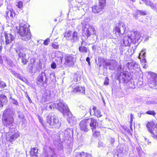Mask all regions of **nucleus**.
<instances>
[{
	"instance_id": "1",
	"label": "nucleus",
	"mask_w": 157,
	"mask_h": 157,
	"mask_svg": "<svg viewBox=\"0 0 157 157\" xmlns=\"http://www.w3.org/2000/svg\"><path fill=\"white\" fill-rule=\"evenodd\" d=\"M15 112L12 109L7 108L4 111L2 115V122L6 127L4 128V130L6 133V139L10 142L17 139L19 136L18 131L14 129H11L10 131L7 132L6 130L10 129L9 126L12 124L14 122V117Z\"/></svg>"
},
{
	"instance_id": "2",
	"label": "nucleus",
	"mask_w": 157,
	"mask_h": 157,
	"mask_svg": "<svg viewBox=\"0 0 157 157\" xmlns=\"http://www.w3.org/2000/svg\"><path fill=\"white\" fill-rule=\"evenodd\" d=\"M144 39L139 31H128V35L124 38L123 43L125 46H129L131 43L136 41L141 42Z\"/></svg>"
},
{
	"instance_id": "3",
	"label": "nucleus",
	"mask_w": 157,
	"mask_h": 157,
	"mask_svg": "<svg viewBox=\"0 0 157 157\" xmlns=\"http://www.w3.org/2000/svg\"><path fill=\"white\" fill-rule=\"evenodd\" d=\"M51 109L55 108L59 110L64 115H68L71 113L67 105L62 100H58L48 104Z\"/></svg>"
},
{
	"instance_id": "4",
	"label": "nucleus",
	"mask_w": 157,
	"mask_h": 157,
	"mask_svg": "<svg viewBox=\"0 0 157 157\" xmlns=\"http://www.w3.org/2000/svg\"><path fill=\"white\" fill-rule=\"evenodd\" d=\"M18 33L21 39L25 41H28L31 39V34L27 23H21L20 25Z\"/></svg>"
},
{
	"instance_id": "5",
	"label": "nucleus",
	"mask_w": 157,
	"mask_h": 157,
	"mask_svg": "<svg viewBox=\"0 0 157 157\" xmlns=\"http://www.w3.org/2000/svg\"><path fill=\"white\" fill-rule=\"evenodd\" d=\"M81 24L83 26L82 29L83 35L86 36L87 38L95 34L96 31L93 26L89 24L84 25L83 23H82Z\"/></svg>"
},
{
	"instance_id": "6",
	"label": "nucleus",
	"mask_w": 157,
	"mask_h": 157,
	"mask_svg": "<svg viewBox=\"0 0 157 157\" xmlns=\"http://www.w3.org/2000/svg\"><path fill=\"white\" fill-rule=\"evenodd\" d=\"M47 122L52 128H59L61 125L59 118L54 114H49L47 118Z\"/></svg>"
},
{
	"instance_id": "7",
	"label": "nucleus",
	"mask_w": 157,
	"mask_h": 157,
	"mask_svg": "<svg viewBox=\"0 0 157 157\" xmlns=\"http://www.w3.org/2000/svg\"><path fill=\"white\" fill-rule=\"evenodd\" d=\"M4 36L5 38V48L7 51L9 50L13 45V41L14 40L15 37L11 34L4 33Z\"/></svg>"
},
{
	"instance_id": "8",
	"label": "nucleus",
	"mask_w": 157,
	"mask_h": 157,
	"mask_svg": "<svg viewBox=\"0 0 157 157\" xmlns=\"http://www.w3.org/2000/svg\"><path fill=\"white\" fill-rule=\"evenodd\" d=\"M37 84L40 86H45L48 84V79L45 72H41L37 79Z\"/></svg>"
},
{
	"instance_id": "9",
	"label": "nucleus",
	"mask_w": 157,
	"mask_h": 157,
	"mask_svg": "<svg viewBox=\"0 0 157 157\" xmlns=\"http://www.w3.org/2000/svg\"><path fill=\"white\" fill-rule=\"evenodd\" d=\"M126 30V28L125 25L121 21H120L119 23L116 25L114 29L115 33H117V35L118 34L120 37L122 36Z\"/></svg>"
},
{
	"instance_id": "10",
	"label": "nucleus",
	"mask_w": 157,
	"mask_h": 157,
	"mask_svg": "<svg viewBox=\"0 0 157 157\" xmlns=\"http://www.w3.org/2000/svg\"><path fill=\"white\" fill-rule=\"evenodd\" d=\"M65 62L64 63L67 67L73 66L76 60V58L72 55L67 54L64 56Z\"/></svg>"
},
{
	"instance_id": "11",
	"label": "nucleus",
	"mask_w": 157,
	"mask_h": 157,
	"mask_svg": "<svg viewBox=\"0 0 157 157\" xmlns=\"http://www.w3.org/2000/svg\"><path fill=\"white\" fill-rule=\"evenodd\" d=\"M105 4L106 0H99L98 4L92 7L93 12L95 13H98L102 11Z\"/></svg>"
},
{
	"instance_id": "12",
	"label": "nucleus",
	"mask_w": 157,
	"mask_h": 157,
	"mask_svg": "<svg viewBox=\"0 0 157 157\" xmlns=\"http://www.w3.org/2000/svg\"><path fill=\"white\" fill-rule=\"evenodd\" d=\"M71 88L73 89L71 90L72 92H78L83 94L85 93V88L84 87L80 86L78 84L75 83L73 82L69 87V89Z\"/></svg>"
},
{
	"instance_id": "13",
	"label": "nucleus",
	"mask_w": 157,
	"mask_h": 157,
	"mask_svg": "<svg viewBox=\"0 0 157 157\" xmlns=\"http://www.w3.org/2000/svg\"><path fill=\"white\" fill-rule=\"evenodd\" d=\"M118 63L114 59L109 60L105 62V64L103 66L105 68L109 69L112 71L115 70L117 67Z\"/></svg>"
},
{
	"instance_id": "14",
	"label": "nucleus",
	"mask_w": 157,
	"mask_h": 157,
	"mask_svg": "<svg viewBox=\"0 0 157 157\" xmlns=\"http://www.w3.org/2000/svg\"><path fill=\"white\" fill-rule=\"evenodd\" d=\"M150 76V78L148 81L149 86L151 88H153L157 85V75L151 72L148 76Z\"/></svg>"
},
{
	"instance_id": "15",
	"label": "nucleus",
	"mask_w": 157,
	"mask_h": 157,
	"mask_svg": "<svg viewBox=\"0 0 157 157\" xmlns=\"http://www.w3.org/2000/svg\"><path fill=\"white\" fill-rule=\"evenodd\" d=\"M5 13V16L7 19H11L15 15V13L13 9L9 6H7V9Z\"/></svg>"
},
{
	"instance_id": "16",
	"label": "nucleus",
	"mask_w": 157,
	"mask_h": 157,
	"mask_svg": "<svg viewBox=\"0 0 157 157\" xmlns=\"http://www.w3.org/2000/svg\"><path fill=\"white\" fill-rule=\"evenodd\" d=\"M126 65L129 70L138 68L139 67V65L132 59L128 60L126 63Z\"/></svg>"
},
{
	"instance_id": "17",
	"label": "nucleus",
	"mask_w": 157,
	"mask_h": 157,
	"mask_svg": "<svg viewBox=\"0 0 157 157\" xmlns=\"http://www.w3.org/2000/svg\"><path fill=\"white\" fill-rule=\"evenodd\" d=\"M102 27L104 31L103 37L107 38L109 37L110 36V32L109 31V26L107 23H105L103 24H102Z\"/></svg>"
},
{
	"instance_id": "18",
	"label": "nucleus",
	"mask_w": 157,
	"mask_h": 157,
	"mask_svg": "<svg viewBox=\"0 0 157 157\" xmlns=\"http://www.w3.org/2000/svg\"><path fill=\"white\" fill-rule=\"evenodd\" d=\"M88 124L90 123V125L92 130L93 131L96 128L97 124V120L93 118L87 119Z\"/></svg>"
},
{
	"instance_id": "19",
	"label": "nucleus",
	"mask_w": 157,
	"mask_h": 157,
	"mask_svg": "<svg viewBox=\"0 0 157 157\" xmlns=\"http://www.w3.org/2000/svg\"><path fill=\"white\" fill-rule=\"evenodd\" d=\"M87 124L88 123L87 119L81 121L79 124L81 129L85 132L88 131V130Z\"/></svg>"
},
{
	"instance_id": "20",
	"label": "nucleus",
	"mask_w": 157,
	"mask_h": 157,
	"mask_svg": "<svg viewBox=\"0 0 157 157\" xmlns=\"http://www.w3.org/2000/svg\"><path fill=\"white\" fill-rule=\"evenodd\" d=\"M63 56L62 52H57L56 53V60L57 63L59 64L62 63V60Z\"/></svg>"
},
{
	"instance_id": "21",
	"label": "nucleus",
	"mask_w": 157,
	"mask_h": 157,
	"mask_svg": "<svg viewBox=\"0 0 157 157\" xmlns=\"http://www.w3.org/2000/svg\"><path fill=\"white\" fill-rule=\"evenodd\" d=\"M146 52L145 49H143L139 54V58L140 60L141 63H145L147 62L145 58L146 57Z\"/></svg>"
},
{
	"instance_id": "22",
	"label": "nucleus",
	"mask_w": 157,
	"mask_h": 157,
	"mask_svg": "<svg viewBox=\"0 0 157 157\" xmlns=\"http://www.w3.org/2000/svg\"><path fill=\"white\" fill-rule=\"evenodd\" d=\"M128 75H127L126 72H121L120 75V78L122 82L126 83L128 82L129 79Z\"/></svg>"
},
{
	"instance_id": "23",
	"label": "nucleus",
	"mask_w": 157,
	"mask_h": 157,
	"mask_svg": "<svg viewBox=\"0 0 157 157\" xmlns=\"http://www.w3.org/2000/svg\"><path fill=\"white\" fill-rule=\"evenodd\" d=\"M147 6H149L153 10L157 11V4H153L149 0H142Z\"/></svg>"
},
{
	"instance_id": "24",
	"label": "nucleus",
	"mask_w": 157,
	"mask_h": 157,
	"mask_svg": "<svg viewBox=\"0 0 157 157\" xmlns=\"http://www.w3.org/2000/svg\"><path fill=\"white\" fill-rule=\"evenodd\" d=\"M7 102V99L6 96L3 94L0 95V107L6 105Z\"/></svg>"
},
{
	"instance_id": "25",
	"label": "nucleus",
	"mask_w": 157,
	"mask_h": 157,
	"mask_svg": "<svg viewBox=\"0 0 157 157\" xmlns=\"http://www.w3.org/2000/svg\"><path fill=\"white\" fill-rule=\"evenodd\" d=\"M38 149L37 148H31L30 151V155L31 157H38Z\"/></svg>"
},
{
	"instance_id": "26",
	"label": "nucleus",
	"mask_w": 157,
	"mask_h": 157,
	"mask_svg": "<svg viewBox=\"0 0 157 157\" xmlns=\"http://www.w3.org/2000/svg\"><path fill=\"white\" fill-rule=\"evenodd\" d=\"M155 126L154 123L152 122H148L146 124L147 129L151 134L153 132V127Z\"/></svg>"
},
{
	"instance_id": "27",
	"label": "nucleus",
	"mask_w": 157,
	"mask_h": 157,
	"mask_svg": "<svg viewBox=\"0 0 157 157\" xmlns=\"http://www.w3.org/2000/svg\"><path fill=\"white\" fill-rule=\"evenodd\" d=\"M79 39V37L78 36V33L75 31L73 33L72 35L71 39L70 40L72 42H76Z\"/></svg>"
},
{
	"instance_id": "28",
	"label": "nucleus",
	"mask_w": 157,
	"mask_h": 157,
	"mask_svg": "<svg viewBox=\"0 0 157 157\" xmlns=\"http://www.w3.org/2000/svg\"><path fill=\"white\" fill-rule=\"evenodd\" d=\"M67 120L71 126H73L76 123V119L75 117H70L67 119Z\"/></svg>"
},
{
	"instance_id": "29",
	"label": "nucleus",
	"mask_w": 157,
	"mask_h": 157,
	"mask_svg": "<svg viewBox=\"0 0 157 157\" xmlns=\"http://www.w3.org/2000/svg\"><path fill=\"white\" fill-rule=\"evenodd\" d=\"M72 34V31H71L66 32L64 34V36L67 40H70L71 39Z\"/></svg>"
},
{
	"instance_id": "30",
	"label": "nucleus",
	"mask_w": 157,
	"mask_h": 157,
	"mask_svg": "<svg viewBox=\"0 0 157 157\" xmlns=\"http://www.w3.org/2000/svg\"><path fill=\"white\" fill-rule=\"evenodd\" d=\"M76 156L77 157H91V155L90 154H87L86 153L82 152L78 153Z\"/></svg>"
},
{
	"instance_id": "31",
	"label": "nucleus",
	"mask_w": 157,
	"mask_h": 157,
	"mask_svg": "<svg viewBox=\"0 0 157 157\" xmlns=\"http://www.w3.org/2000/svg\"><path fill=\"white\" fill-rule=\"evenodd\" d=\"M79 50L80 52L86 53L88 52L89 49L88 48H87L84 46L80 45L79 48Z\"/></svg>"
},
{
	"instance_id": "32",
	"label": "nucleus",
	"mask_w": 157,
	"mask_h": 157,
	"mask_svg": "<svg viewBox=\"0 0 157 157\" xmlns=\"http://www.w3.org/2000/svg\"><path fill=\"white\" fill-rule=\"evenodd\" d=\"M151 135L154 139L157 140V124L153 128V132Z\"/></svg>"
},
{
	"instance_id": "33",
	"label": "nucleus",
	"mask_w": 157,
	"mask_h": 157,
	"mask_svg": "<svg viewBox=\"0 0 157 157\" xmlns=\"http://www.w3.org/2000/svg\"><path fill=\"white\" fill-rule=\"evenodd\" d=\"M146 103L147 105L155 104L157 103L155 100L148 99L146 100Z\"/></svg>"
},
{
	"instance_id": "34",
	"label": "nucleus",
	"mask_w": 157,
	"mask_h": 157,
	"mask_svg": "<svg viewBox=\"0 0 157 157\" xmlns=\"http://www.w3.org/2000/svg\"><path fill=\"white\" fill-rule=\"evenodd\" d=\"M49 152L51 154V157H58L56 155L54 149L51 147H49Z\"/></svg>"
},
{
	"instance_id": "35",
	"label": "nucleus",
	"mask_w": 157,
	"mask_h": 157,
	"mask_svg": "<svg viewBox=\"0 0 157 157\" xmlns=\"http://www.w3.org/2000/svg\"><path fill=\"white\" fill-rule=\"evenodd\" d=\"M124 68L122 67V66L120 64L117 67V71L118 72V73L124 72Z\"/></svg>"
},
{
	"instance_id": "36",
	"label": "nucleus",
	"mask_w": 157,
	"mask_h": 157,
	"mask_svg": "<svg viewBox=\"0 0 157 157\" xmlns=\"http://www.w3.org/2000/svg\"><path fill=\"white\" fill-rule=\"evenodd\" d=\"M18 56L19 58L24 59L26 57V54L23 52H20L18 54Z\"/></svg>"
},
{
	"instance_id": "37",
	"label": "nucleus",
	"mask_w": 157,
	"mask_h": 157,
	"mask_svg": "<svg viewBox=\"0 0 157 157\" xmlns=\"http://www.w3.org/2000/svg\"><path fill=\"white\" fill-rule=\"evenodd\" d=\"M95 115L98 117H100L101 116V112L100 110H97L94 113Z\"/></svg>"
},
{
	"instance_id": "38",
	"label": "nucleus",
	"mask_w": 157,
	"mask_h": 157,
	"mask_svg": "<svg viewBox=\"0 0 157 157\" xmlns=\"http://www.w3.org/2000/svg\"><path fill=\"white\" fill-rule=\"evenodd\" d=\"M52 47L55 49H57L59 48V45L57 43L54 42L52 44Z\"/></svg>"
},
{
	"instance_id": "39",
	"label": "nucleus",
	"mask_w": 157,
	"mask_h": 157,
	"mask_svg": "<svg viewBox=\"0 0 157 157\" xmlns=\"http://www.w3.org/2000/svg\"><path fill=\"white\" fill-rule=\"evenodd\" d=\"M146 113L147 114L151 115L154 116L156 114V113L153 110H149L146 112Z\"/></svg>"
},
{
	"instance_id": "40",
	"label": "nucleus",
	"mask_w": 157,
	"mask_h": 157,
	"mask_svg": "<svg viewBox=\"0 0 157 157\" xmlns=\"http://www.w3.org/2000/svg\"><path fill=\"white\" fill-rule=\"evenodd\" d=\"M117 152L118 153L117 154V156L118 157H122L123 155V153L122 151L119 149L117 150Z\"/></svg>"
},
{
	"instance_id": "41",
	"label": "nucleus",
	"mask_w": 157,
	"mask_h": 157,
	"mask_svg": "<svg viewBox=\"0 0 157 157\" xmlns=\"http://www.w3.org/2000/svg\"><path fill=\"white\" fill-rule=\"evenodd\" d=\"M50 98V96L49 95H47L44 97H43L42 98V101H44V102H46L48 101Z\"/></svg>"
},
{
	"instance_id": "42",
	"label": "nucleus",
	"mask_w": 157,
	"mask_h": 157,
	"mask_svg": "<svg viewBox=\"0 0 157 157\" xmlns=\"http://www.w3.org/2000/svg\"><path fill=\"white\" fill-rule=\"evenodd\" d=\"M100 133L99 132L95 131L94 132H93V135L96 137H98L100 136Z\"/></svg>"
},
{
	"instance_id": "43",
	"label": "nucleus",
	"mask_w": 157,
	"mask_h": 157,
	"mask_svg": "<svg viewBox=\"0 0 157 157\" xmlns=\"http://www.w3.org/2000/svg\"><path fill=\"white\" fill-rule=\"evenodd\" d=\"M104 84L105 85H107L109 84V79L107 77L105 78Z\"/></svg>"
},
{
	"instance_id": "44",
	"label": "nucleus",
	"mask_w": 157,
	"mask_h": 157,
	"mask_svg": "<svg viewBox=\"0 0 157 157\" xmlns=\"http://www.w3.org/2000/svg\"><path fill=\"white\" fill-rule=\"evenodd\" d=\"M17 6L20 9H21L23 7V2L21 1H19L17 3Z\"/></svg>"
},
{
	"instance_id": "45",
	"label": "nucleus",
	"mask_w": 157,
	"mask_h": 157,
	"mask_svg": "<svg viewBox=\"0 0 157 157\" xmlns=\"http://www.w3.org/2000/svg\"><path fill=\"white\" fill-rule=\"evenodd\" d=\"M10 72L16 77H17V75H18V73H17L15 71L12 70H11Z\"/></svg>"
},
{
	"instance_id": "46",
	"label": "nucleus",
	"mask_w": 157,
	"mask_h": 157,
	"mask_svg": "<svg viewBox=\"0 0 157 157\" xmlns=\"http://www.w3.org/2000/svg\"><path fill=\"white\" fill-rule=\"evenodd\" d=\"M50 40L49 38H47L45 40L43 44L45 45H48V43L49 42Z\"/></svg>"
},
{
	"instance_id": "47",
	"label": "nucleus",
	"mask_w": 157,
	"mask_h": 157,
	"mask_svg": "<svg viewBox=\"0 0 157 157\" xmlns=\"http://www.w3.org/2000/svg\"><path fill=\"white\" fill-rule=\"evenodd\" d=\"M51 154H49L48 153L45 152H43V157H51Z\"/></svg>"
},
{
	"instance_id": "48",
	"label": "nucleus",
	"mask_w": 157,
	"mask_h": 157,
	"mask_svg": "<svg viewBox=\"0 0 157 157\" xmlns=\"http://www.w3.org/2000/svg\"><path fill=\"white\" fill-rule=\"evenodd\" d=\"M28 60L27 59H26V57H25L24 59H22V63L24 64H26Z\"/></svg>"
},
{
	"instance_id": "49",
	"label": "nucleus",
	"mask_w": 157,
	"mask_h": 157,
	"mask_svg": "<svg viewBox=\"0 0 157 157\" xmlns=\"http://www.w3.org/2000/svg\"><path fill=\"white\" fill-rule=\"evenodd\" d=\"M17 77L23 81L25 79V78L23 77L21 75L19 74H18V75H17Z\"/></svg>"
},
{
	"instance_id": "50",
	"label": "nucleus",
	"mask_w": 157,
	"mask_h": 157,
	"mask_svg": "<svg viewBox=\"0 0 157 157\" xmlns=\"http://www.w3.org/2000/svg\"><path fill=\"white\" fill-rule=\"evenodd\" d=\"M12 102L13 104L16 105H18V102L17 101L14 99L13 98L12 99Z\"/></svg>"
},
{
	"instance_id": "51",
	"label": "nucleus",
	"mask_w": 157,
	"mask_h": 157,
	"mask_svg": "<svg viewBox=\"0 0 157 157\" xmlns=\"http://www.w3.org/2000/svg\"><path fill=\"white\" fill-rule=\"evenodd\" d=\"M133 118H134V117H133V115L131 113L130 114V126H132V122Z\"/></svg>"
},
{
	"instance_id": "52",
	"label": "nucleus",
	"mask_w": 157,
	"mask_h": 157,
	"mask_svg": "<svg viewBox=\"0 0 157 157\" xmlns=\"http://www.w3.org/2000/svg\"><path fill=\"white\" fill-rule=\"evenodd\" d=\"M138 13H140V15H145L146 14V13L145 11H139Z\"/></svg>"
},
{
	"instance_id": "53",
	"label": "nucleus",
	"mask_w": 157,
	"mask_h": 157,
	"mask_svg": "<svg viewBox=\"0 0 157 157\" xmlns=\"http://www.w3.org/2000/svg\"><path fill=\"white\" fill-rule=\"evenodd\" d=\"M51 67L52 68V69H54L56 68V63L54 62L51 65Z\"/></svg>"
},
{
	"instance_id": "54",
	"label": "nucleus",
	"mask_w": 157,
	"mask_h": 157,
	"mask_svg": "<svg viewBox=\"0 0 157 157\" xmlns=\"http://www.w3.org/2000/svg\"><path fill=\"white\" fill-rule=\"evenodd\" d=\"M90 59L89 57H87L86 59V62H88L89 66H90Z\"/></svg>"
},
{
	"instance_id": "55",
	"label": "nucleus",
	"mask_w": 157,
	"mask_h": 157,
	"mask_svg": "<svg viewBox=\"0 0 157 157\" xmlns=\"http://www.w3.org/2000/svg\"><path fill=\"white\" fill-rule=\"evenodd\" d=\"M86 45V42L85 41L82 40L81 42V44L80 45H82V46H84L85 45Z\"/></svg>"
},
{
	"instance_id": "56",
	"label": "nucleus",
	"mask_w": 157,
	"mask_h": 157,
	"mask_svg": "<svg viewBox=\"0 0 157 157\" xmlns=\"http://www.w3.org/2000/svg\"><path fill=\"white\" fill-rule=\"evenodd\" d=\"M114 139L113 138H111L110 139V142L111 144L113 143L114 142Z\"/></svg>"
},
{
	"instance_id": "57",
	"label": "nucleus",
	"mask_w": 157,
	"mask_h": 157,
	"mask_svg": "<svg viewBox=\"0 0 157 157\" xmlns=\"http://www.w3.org/2000/svg\"><path fill=\"white\" fill-rule=\"evenodd\" d=\"M3 0H0V7L1 6H2L3 4Z\"/></svg>"
},
{
	"instance_id": "58",
	"label": "nucleus",
	"mask_w": 157,
	"mask_h": 157,
	"mask_svg": "<svg viewBox=\"0 0 157 157\" xmlns=\"http://www.w3.org/2000/svg\"><path fill=\"white\" fill-rule=\"evenodd\" d=\"M31 61L32 62L34 63L35 61V59L33 58L31 59Z\"/></svg>"
},
{
	"instance_id": "59",
	"label": "nucleus",
	"mask_w": 157,
	"mask_h": 157,
	"mask_svg": "<svg viewBox=\"0 0 157 157\" xmlns=\"http://www.w3.org/2000/svg\"><path fill=\"white\" fill-rule=\"evenodd\" d=\"M92 109H93V110L94 111V113L95 112V111H96L97 110H96V108L95 107H93L92 108Z\"/></svg>"
},
{
	"instance_id": "60",
	"label": "nucleus",
	"mask_w": 157,
	"mask_h": 157,
	"mask_svg": "<svg viewBox=\"0 0 157 157\" xmlns=\"http://www.w3.org/2000/svg\"><path fill=\"white\" fill-rule=\"evenodd\" d=\"M39 121L42 124V121H43V120L41 118H39Z\"/></svg>"
},
{
	"instance_id": "61",
	"label": "nucleus",
	"mask_w": 157,
	"mask_h": 157,
	"mask_svg": "<svg viewBox=\"0 0 157 157\" xmlns=\"http://www.w3.org/2000/svg\"><path fill=\"white\" fill-rule=\"evenodd\" d=\"M149 38L148 37H145V39H144V41H147L148 40Z\"/></svg>"
},
{
	"instance_id": "62",
	"label": "nucleus",
	"mask_w": 157,
	"mask_h": 157,
	"mask_svg": "<svg viewBox=\"0 0 157 157\" xmlns=\"http://www.w3.org/2000/svg\"><path fill=\"white\" fill-rule=\"evenodd\" d=\"M3 63V61L1 59H0V63Z\"/></svg>"
},
{
	"instance_id": "63",
	"label": "nucleus",
	"mask_w": 157,
	"mask_h": 157,
	"mask_svg": "<svg viewBox=\"0 0 157 157\" xmlns=\"http://www.w3.org/2000/svg\"><path fill=\"white\" fill-rule=\"evenodd\" d=\"M19 117H20L21 118H23V116L21 115H19Z\"/></svg>"
},
{
	"instance_id": "64",
	"label": "nucleus",
	"mask_w": 157,
	"mask_h": 157,
	"mask_svg": "<svg viewBox=\"0 0 157 157\" xmlns=\"http://www.w3.org/2000/svg\"><path fill=\"white\" fill-rule=\"evenodd\" d=\"M57 21V19H54V21L55 22H56Z\"/></svg>"
}]
</instances>
